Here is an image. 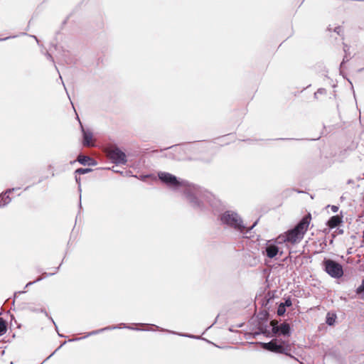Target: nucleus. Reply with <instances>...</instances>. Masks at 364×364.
Returning <instances> with one entry per match:
<instances>
[{
	"mask_svg": "<svg viewBox=\"0 0 364 364\" xmlns=\"http://www.w3.org/2000/svg\"><path fill=\"white\" fill-rule=\"evenodd\" d=\"M183 198L195 211L205 213L211 208L218 212L221 208V201L206 189L188 183L182 190Z\"/></svg>",
	"mask_w": 364,
	"mask_h": 364,
	"instance_id": "1",
	"label": "nucleus"
},
{
	"mask_svg": "<svg viewBox=\"0 0 364 364\" xmlns=\"http://www.w3.org/2000/svg\"><path fill=\"white\" fill-rule=\"evenodd\" d=\"M218 219L223 225L232 228L242 234L250 232L256 226L258 222V220H256L251 227L247 228L240 215L232 210H225L219 215Z\"/></svg>",
	"mask_w": 364,
	"mask_h": 364,
	"instance_id": "2",
	"label": "nucleus"
},
{
	"mask_svg": "<svg viewBox=\"0 0 364 364\" xmlns=\"http://www.w3.org/2000/svg\"><path fill=\"white\" fill-rule=\"evenodd\" d=\"M261 347L268 351L284 354L298 361V359L290 353L291 345L288 338H274L267 343L259 342Z\"/></svg>",
	"mask_w": 364,
	"mask_h": 364,
	"instance_id": "3",
	"label": "nucleus"
},
{
	"mask_svg": "<svg viewBox=\"0 0 364 364\" xmlns=\"http://www.w3.org/2000/svg\"><path fill=\"white\" fill-rule=\"evenodd\" d=\"M269 326L272 327V337L289 338L293 331L290 324L286 321L280 323L272 320Z\"/></svg>",
	"mask_w": 364,
	"mask_h": 364,
	"instance_id": "4",
	"label": "nucleus"
},
{
	"mask_svg": "<svg viewBox=\"0 0 364 364\" xmlns=\"http://www.w3.org/2000/svg\"><path fill=\"white\" fill-rule=\"evenodd\" d=\"M322 267L323 269L332 278L340 279L343 276V266L332 259L324 258Z\"/></svg>",
	"mask_w": 364,
	"mask_h": 364,
	"instance_id": "5",
	"label": "nucleus"
},
{
	"mask_svg": "<svg viewBox=\"0 0 364 364\" xmlns=\"http://www.w3.org/2000/svg\"><path fill=\"white\" fill-rule=\"evenodd\" d=\"M158 177L161 183L173 189H177L180 187L183 188L188 183L186 181L180 180V178H177L176 176L168 172L160 171L158 173Z\"/></svg>",
	"mask_w": 364,
	"mask_h": 364,
	"instance_id": "6",
	"label": "nucleus"
},
{
	"mask_svg": "<svg viewBox=\"0 0 364 364\" xmlns=\"http://www.w3.org/2000/svg\"><path fill=\"white\" fill-rule=\"evenodd\" d=\"M77 119L80 120L78 116L77 117ZM80 125V130L82 133V140L81 143L83 146H90L91 145V141L93 137V133L91 129L89 128H85L82 125L80 121H79Z\"/></svg>",
	"mask_w": 364,
	"mask_h": 364,
	"instance_id": "7",
	"label": "nucleus"
},
{
	"mask_svg": "<svg viewBox=\"0 0 364 364\" xmlns=\"http://www.w3.org/2000/svg\"><path fill=\"white\" fill-rule=\"evenodd\" d=\"M311 220V213H308L298 222V223L294 226V229H295L296 232H300L304 235L308 230Z\"/></svg>",
	"mask_w": 364,
	"mask_h": 364,
	"instance_id": "8",
	"label": "nucleus"
},
{
	"mask_svg": "<svg viewBox=\"0 0 364 364\" xmlns=\"http://www.w3.org/2000/svg\"><path fill=\"white\" fill-rule=\"evenodd\" d=\"M304 235L300 232H296L295 229L292 228L286 232L285 241L291 243H295L303 239Z\"/></svg>",
	"mask_w": 364,
	"mask_h": 364,
	"instance_id": "9",
	"label": "nucleus"
},
{
	"mask_svg": "<svg viewBox=\"0 0 364 364\" xmlns=\"http://www.w3.org/2000/svg\"><path fill=\"white\" fill-rule=\"evenodd\" d=\"M279 248L277 245L275 243L271 242L269 241L267 243L266 247H264V250L263 251V253H264L267 257H268L270 259H272L275 257L277 254L279 253Z\"/></svg>",
	"mask_w": 364,
	"mask_h": 364,
	"instance_id": "10",
	"label": "nucleus"
},
{
	"mask_svg": "<svg viewBox=\"0 0 364 364\" xmlns=\"http://www.w3.org/2000/svg\"><path fill=\"white\" fill-rule=\"evenodd\" d=\"M127 162L126 154L115 144V167L125 165Z\"/></svg>",
	"mask_w": 364,
	"mask_h": 364,
	"instance_id": "11",
	"label": "nucleus"
},
{
	"mask_svg": "<svg viewBox=\"0 0 364 364\" xmlns=\"http://www.w3.org/2000/svg\"><path fill=\"white\" fill-rule=\"evenodd\" d=\"M262 334L267 338H272V327L268 329V326L264 323H259L258 331L254 333V336Z\"/></svg>",
	"mask_w": 364,
	"mask_h": 364,
	"instance_id": "12",
	"label": "nucleus"
},
{
	"mask_svg": "<svg viewBox=\"0 0 364 364\" xmlns=\"http://www.w3.org/2000/svg\"><path fill=\"white\" fill-rule=\"evenodd\" d=\"M77 161L82 166H95L97 164L95 159L88 156H79Z\"/></svg>",
	"mask_w": 364,
	"mask_h": 364,
	"instance_id": "13",
	"label": "nucleus"
},
{
	"mask_svg": "<svg viewBox=\"0 0 364 364\" xmlns=\"http://www.w3.org/2000/svg\"><path fill=\"white\" fill-rule=\"evenodd\" d=\"M342 216L336 215L331 216L326 222V225L331 228H335L337 227L340 223H343L342 220Z\"/></svg>",
	"mask_w": 364,
	"mask_h": 364,
	"instance_id": "14",
	"label": "nucleus"
},
{
	"mask_svg": "<svg viewBox=\"0 0 364 364\" xmlns=\"http://www.w3.org/2000/svg\"><path fill=\"white\" fill-rule=\"evenodd\" d=\"M114 329V326H107V327H105V328H100V329H97V330H94V331H92L90 332H88L85 336H83V338H88L91 336H95V335H97L99 333H103L106 331H109V330H112Z\"/></svg>",
	"mask_w": 364,
	"mask_h": 364,
	"instance_id": "15",
	"label": "nucleus"
},
{
	"mask_svg": "<svg viewBox=\"0 0 364 364\" xmlns=\"http://www.w3.org/2000/svg\"><path fill=\"white\" fill-rule=\"evenodd\" d=\"M336 318L337 316L336 313L328 312L326 316V323L330 326H333L336 323Z\"/></svg>",
	"mask_w": 364,
	"mask_h": 364,
	"instance_id": "16",
	"label": "nucleus"
},
{
	"mask_svg": "<svg viewBox=\"0 0 364 364\" xmlns=\"http://www.w3.org/2000/svg\"><path fill=\"white\" fill-rule=\"evenodd\" d=\"M349 50H350V46L348 45H347L346 43H343V51L345 53V55L343 58V60L340 65V69H341V68L343 67V65L347 63L348 61H349L350 60V58H348V54H349Z\"/></svg>",
	"mask_w": 364,
	"mask_h": 364,
	"instance_id": "17",
	"label": "nucleus"
},
{
	"mask_svg": "<svg viewBox=\"0 0 364 364\" xmlns=\"http://www.w3.org/2000/svg\"><path fill=\"white\" fill-rule=\"evenodd\" d=\"M269 312L267 310H263L259 312L257 318L261 322H265L268 320Z\"/></svg>",
	"mask_w": 364,
	"mask_h": 364,
	"instance_id": "18",
	"label": "nucleus"
},
{
	"mask_svg": "<svg viewBox=\"0 0 364 364\" xmlns=\"http://www.w3.org/2000/svg\"><path fill=\"white\" fill-rule=\"evenodd\" d=\"M7 331L6 321L3 318L0 317V336L5 334Z\"/></svg>",
	"mask_w": 364,
	"mask_h": 364,
	"instance_id": "19",
	"label": "nucleus"
},
{
	"mask_svg": "<svg viewBox=\"0 0 364 364\" xmlns=\"http://www.w3.org/2000/svg\"><path fill=\"white\" fill-rule=\"evenodd\" d=\"M161 331H165V329H161ZM166 331L171 333L173 334H177V335L183 336V337H187V338H196V339H200V338H201V336H193V335L188 334V333H176V332L171 331H168V330H166Z\"/></svg>",
	"mask_w": 364,
	"mask_h": 364,
	"instance_id": "20",
	"label": "nucleus"
},
{
	"mask_svg": "<svg viewBox=\"0 0 364 364\" xmlns=\"http://www.w3.org/2000/svg\"><path fill=\"white\" fill-rule=\"evenodd\" d=\"M92 171L91 168H79L75 171V174L76 175H84Z\"/></svg>",
	"mask_w": 364,
	"mask_h": 364,
	"instance_id": "21",
	"label": "nucleus"
},
{
	"mask_svg": "<svg viewBox=\"0 0 364 364\" xmlns=\"http://www.w3.org/2000/svg\"><path fill=\"white\" fill-rule=\"evenodd\" d=\"M356 294L360 296V298L364 299V279L362 280L361 284L357 288Z\"/></svg>",
	"mask_w": 364,
	"mask_h": 364,
	"instance_id": "22",
	"label": "nucleus"
},
{
	"mask_svg": "<svg viewBox=\"0 0 364 364\" xmlns=\"http://www.w3.org/2000/svg\"><path fill=\"white\" fill-rule=\"evenodd\" d=\"M11 201V198L9 196L4 195V196H1V193H0V205L4 203H6L5 204V206H6L9 203H10Z\"/></svg>",
	"mask_w": 364,
	"mask_h": 364,
	"instance_id": "23",
	"label": "nucleus"
},
{
	"mask_svg": "<svg viewBox=\"0 0 364 364\" xmlns=\"http://www.w3.org/2000/svg\"><path fill=\"white\" fill-rule=\"evenodd\" d=\"M286 312V307L283 306V304H279L277 309V315L282 316L284 315Z\"/></svg>",
	"mask_w": 364,
	"mask_h": 364,
	"instance_id": "24",
	"label": "nucleus"
},
{
	"mask_svg": "<svg viewBox=\"0 0 364 364\" xmlns=\"http://www.w3.org/2000/svg\"><path fill=\"white\" fill-rule=\"evenodd\" d=\"M14 189H20V188L17 187V188H8L6 191L1 192V196H4V195L9 196L11 193L14 192Z\"/></svg>",
	"mask_w": 364,
	"mask_h": 364,
	"instance_id": "25",
	"label": "nucleus"
},
{
	"mask_svg": "<svg viewBox=\"0 0 364 364\" xmlns=\"http://www.w3.org/2000/svg\"><path fill=\"white\" fill-rule=\"evenodd\" d=\"M280 304H283V306H285L286 308L289 307L292 305L291 299L289 296L284 299V302H282Z\"/></svg>",
	"mask_w": 364,
	"mask_h": 364,
	"instance_id": "26",
	"label": "nucleus"
},
{
	"mask_svg": "<svg viewBox=\"0 0 364 364\" xmlns=\"http://www.w3.org/2000/svg\"><path fill=\"white\" fill-rule=\"evenodd\" d=\"M272 299V297L271 296H265L262 299V306H264L266 307L267 306V304H269V301Z\"/></svg>",
	"mask_w": 364,
	"mask_h": 364,
	"instance_id": "27",
	"label": "nucleus"
},
{
	"mask_svg": "<svg viewBox=\"0 0 364 364\" xmlns=\"http://www.w3.org/2000/svg\"><path fill=\"white\" fill-rule=\"evenodd\" d=\"M24 293H26V291H18L14 292L11 305L14 306V304H15L16 299L17 297V294H24Z\"/></svg>",
	"mask_w": 364,
	"mask_h": 364,
	"instance_id": "28",
	"label": "nucleus"
},
{
	"mask_svg": "<svg viewBox=\"0 0 364 364\" xmlns=\"http://www.w3.org/2000/svg\"><path fill=\"white\" fill-rule=\"evenodd\" d=\"M60 266H61V264H60V265L58 267H55V270L54 272H50V273L44 272L43 274H45V277H51V276L55 274L58 272V271L59 270Z\"/></svg>",
	"mask_w": 364,
	"mask_h": 364,
	"instance_id": "29",
	"label": "nucleus"
},
{
	"mask_svg": "<svg viewBox=\"0 0 364 364\" xmlns=\"http://www.w3.org/2000/svg\"><path fill=\"white\" fill-rule=\"evenodd\" d=\"M43 54L46 57V58L54 63V59L53 56L50 55V53L46 50V52H43Z\"/></svg>",
	"mask_w": 364,
	"mask_h": 364,
	"instance_id": "30",
	"label": "nucleus"
},
{
	"mask_svg": "<svg viewBox=\"0 0 364 364\" xmlns=\"http://www.w3.org/2000/svg\"><path fill=\"white\" fill-rule=\"evenodd\" d=\"M43 278H44V277H38V278H37L36 280H34L33 282H28V283L26 284L25 288H27V287H28L31 286L32 284H35V283H36V282H40V281L43 280Z\"/></svg>",
	"mask_w": 364,
	"mask_h": 364,
	"instance_id": "31",
	"label": "nucleus"
},
{
	"mask_svg": "<svg viewBox=\"0 0 364 364\" xmlns=\"http://www.w3.org/2000/svg\"><path fill=\"white\" fill-rule=\"evenodd\" d=\"M75 181L78 184V191H80V193H81L82 190H81V185H80V178L77 176L76 174H75Z\"/></svg>",
	"mask_w": 364,
	"mask_h": 364,
	"instance_id": "32",
	"label": "nucleus"
},
{
	"mask_svg": "<svg viewBox=\"0 0 364 364\" xmlns=\"http://www.w3.org/2000/svg\"><path fill=\"white\" fill-rule=\"evenodd\" d=\"M316 92H317V93L318 95H325V94H326V90L324 89V88H319V89L317 90Z\"/></svg>",
	"mask_w": 364,
	"mask_h": 364,
	"instance_id": "33",
	"label": "nucleus"
},
{
	"mask_svg": "<svg viewBox=\"0 0 364 364\" xmlns=\"http://www.w3.org/2000/svg\"><path fill=\"white\" fill-rule=\"evenodd\" d=\"M151 175H141L140 177H139V179L143 181H145L146 178L151 177Z\"/></svg>",
	"mask_w": 364,
	"mask_h": 364,
	"instance_id": "34",
	"label": "nucleus"
},
{
	"mask_svg": "<svg viewBox=\"0 0 364 364\" xmlns=\"http://www.w3.org/2000/svg\"><path fill=\"white\" fill-rule=\"evenodd\" d=\"M333 31H334V32L337 33L338 35H341L342 28L341 26H337L333 29Z\"/></svg>",
	"mask_w": 364,
	"mask_h": 364,
	"instance_id": "35",
	"label": "nucleus"
},
{
	"mask_svg": "<svg viewBox=\"0 0 364 364\" xmlns=\"http://www.w3.org/2000/svg\"><path fill=\"white\" fill-rule=\"evenodd\" d=\"M85 338H83V337H80V338H72V339H69L68 341V342H74V341H80V340H82V339H85Z\"/></svg>",
	"mask_w": 364,
	"mask_h": 364,
	"instance_id": "36",
	"label": "nucleus"
},
{
	"mask_svg": "<svg viewBox=\"0 0 364 364\" xmlns=\"http://www.w3.org/2000/svg\"><path fill=\"white\" fill-rule=\"evenodd\" d=\"M109 160L111 163H114V151H111L109 153Z\"/></svg>",
	"mask_w": 364,
	"mask_h": 364,
	"instance_id": "37",
	"label": "nucleus"
},
{
	"mask_svg": "<svg viewBox=\"0 0 364 364\" xmlns=\"http://www.w3.org/2000/svg\"><path fill=\"white\" fill-rule=\"evenodd\" d=\"M16 38V36H7V37H5V38H0V41H5L6 40H9L10 38Z\"/></svg>",
	"mask_w": 364,
	"mask_h": 364,
	"instance_id": "38",
	"label": "nucleus"
},
{
	"mask_svg": "<svg viewBox=\"0 0 364 364\" xmlns=\"http://www.w3.org/2000/svg\"><path fill=\"white\" fill-rule=\"evenodd\" d=\"M331 208L333 213H336L338 210V207L336 205H331Z\"/></svg>",
	"mask_w": 364,
	"mask_h": 364,
	"instance_id": "39",
	"label": "nucleus"
},
{
	"mask_svg": "<svg viewBox=\"0 0 364 364\" xmlns=\"http://www.w3.org/2000/svg\"><path fill=\"white\" fill-rule=\"evenodd\" d=\"M31 37L33 38L36 41V42H37V43H38V45L39 46H43V45H41V44L40 43V41L38 40V38L36 36H33V35H31Z\"/></svg>",
	"mask_w": 364,
	"mask_h": 364,
	"instance_id": "40",
	"label": "nucleus"
},
{
	"mask_svg": "<svg viewBox=\"0 0 364 364\" xmlns=\"http://www.w3.org/2000/svg\"><path fill=\"white\" fill-rule=\"evenodd\" d=\"M70 16V15L68 16L62 22V26H64L67 23Z\"/></svg>",
	"mask_w": 364,
	"mask_h": 364,
	"instance_id": "41",
	"label": "nucleus"
},
{
	"mask_svg": "<svg viewBox=\"0 0 364 364\" xmlns=\"http://www.w3.org/2000/svg\"><path fill=\"white\" fill-rule=\"evenodd\" d=\"M38 312L44 313L46 316H48V314L45 309H38Z\"/></svg>",
	"mask_w": 364,
	"mask_h": 364,
	"instance_id": "42",
	"label": "nucleus"
},
{
	"mask_svg": "<svg viewBox=\"0 0 364 364\" xmlns=\"http://www.w3.org/2000/svg\"><path fill=\"white\" fill-rule=\"evenodd\" d=\"M28 309L31 311L36 312V313H38V309L32 308V307H28Z\"/></svg>",
	"mask_w": 364,
	"mask_h": 364,
	"instance_id": "43",
	"label": "nucleus"
},
{
	"mask_svg": "<svg viewBox=\"0 0 364 364\" xmlns=\"http://www.w3.org/2000/svg\"><path fill=\"white\" fill-rule=\"evenodd\" d=\"M79 208H80V210L82 208V204H81V194L80 195Z\"/></svg>",
	"mask_w": 364,
	"mask_h": 364,
	"instance_id": "44",
	"label": "nucleus"
},
{
	"mask_svg": "<svg viewBox=\"0 0 364 364\" xmlns=\"http://www.w3.org/2000/svg\"><path fill=\"white\" fill-rule=\"evenodd\" d=\"M48 318L52 321V323H53L54 325H55V324H56V323H55V322L54 321V320L53 319V318H52L51 316H48Z\"/></svg>",
	"mask_w": 364,
	"mask_h": 364,
	"instance_id": "45",
	"label": "nucleus"
},
{
	"mask_svg": "<svg viewBox=\"0 0 364 364\" xmlns=\"http://www.w3.org/2000/svg\"><path fill=\"white\" fill-rule=\"evenodd\" d=\"M124 173H125V175H126V176H130V173H131L132 172H131L130 171H127H127H125V172H124Z\"/></svg>",
	"mask_w": 364,
	"mask_h": 364,
	"instance_id": "46",
	"label": "nucleus"
},
{
	"mask_svg": "<svg viewBox=\"0 0 364 364\" xmlns=\"http://www.w3.org/2000/svg\"><path fill=\"white\" fill-rule=\"evenodd\" d=\"M46 178L41 177V178L38 180V183H41V182H42L44 179H46Z\"/></svg>",
	"mask_w": 364,
	"mask_h": 364,
	"instance_id": "47",
	"label": "nucleus"
},
{
	"mask_svg": "<svg viewBox=\"0 0 364 364\" xmlns=\"http://www.w3.org/2000/svg\"><path fill=\"white\" fill-rule=\"evenodd\" d=\"M58 335L60 338H65L66 337L65 336H64L63 334L60 333L59 332H58Z\"/></svg>",
	"mask_w": 364,
	"mask_h": 364,
	"instance_id": "48",
	"label": "nucleus"
},
{
	"mask_svg": "<svg viewBox=\"0 0 364 364\" xmlns=\"http://www.w3.org/2000/svg\"><path fill=\"white\" fill-rule=\"evenodd\" d=\"M114 173H120V174H122V175L123 174V171H119V170H116V169H115V171H114Z\"/></svg>",
	"mask_w": 364,
	"mask_h": 364,
	"instance_id": "49",
	"label": "nucleus"
},
{
	"mask_svg": "<svg viewBox=\"0 0 364 364\" xmlns=\"http://www.w3.org/2000/svg\"><path fill=\"white\" fill-rule=\"evenodd\" d=\"M53 168H54V167H53V165H51V164L48 165V168L49 170H50V169H53Z\"/></svg>",
	"mask_w": 364,
	"mask_h": 364,
	"instance_id": "50",
	"label": "nucleus"
},
{
	"mask_svg": "<svg viewBox=\"0 0 364 364\" xmlns=\"http://www.w3.org/2000/svg\"><path fill=\"white\" fill-rule=\"evenodd\" d=\"M338 233L339 234H343V230L342 229H338Z\"/></svg>",
	"mask_w": 364,
	"mask_h": 364,
	"instance_id": "51",
	"label": "nucleus"
},
{
	"mask_svg": "<svg viewBox=\"0 0 364 364\" xmlns=\"http://www.w3.org/2000/svg\"><path fill=\"white\" fill-rule=\"evenodd\" d=\"M54 326H55V331H57V333L59 332L58 331V327L57 324H55Z\"/></svg>",
	"mask_w": 364,
	"mask_h": 364,
	"instance_id": "52",
	"label": "nucleus"
},
{
	"mask_svg": "<svg viewBox=\"0 0 364 364\" xmlns=\"http://www.w3.org/2000/svg\"><path fill=\"white\" fill-rule=\"evenodd\" d=\"M318 94L317 93V92H316L314 93V97H315V98H317V97H318Z\"/></svg>",
	"mask_w": 364,
	"mask_h": 364,
	"instance_id": "53",
	"label": "nucleus"
},
{
	"mask_svg": "<svg viewBox=\"0 0 364 364\" xmlns=\"http://www.w3.org/2000/svg\"><path fill=\"white\" fill-rule=\"evenodd\" d=\"M6 203H4L1 204V205H0V208L5 207V204H6Z\"/></svg>",
	"mask_w": 364,
	"mask_h": 364,
	"instance_id": "54",
	"label": "nucleus"
},
{
	"mask_svg": "<svg viewBox=\"0 0 364 364\" xmlns=\"http://www.w3.org/2000/svg\"><path fill=\"white\" fill-rule=\"evenodd\" d=\"M281 140H292L293 139H284V138H282L280 139Z\"/></svg>",
	"mask_w": 364,
	"mask_h": 364,
	"instance_id": "55",
	"label": "nucleus"
},
{
	"mask_svg": "<svg viewBox=\"0 0 364 364\" xmlns=\"http://www.w3.org/2000/svg\"><path fill=\"white\" fill-rule=\"evenodd\" d=\"M30 188V186H27L25 188L24 191H27L28 188Z\"/></svg>",
	"mask_w": 364,
	"mask_h": 364,
	"instance_id": "56",
	"label": "nucleus"
},
{
	"mask_svg": "<svg viewBox=\"0 0 364 364\" xmlns=\"http://www.w3.org/2000/svg\"><path fill=\"white\" fill-rule=\"evenodd\" d=\"M109 169H111L112 171H114V166H112V168H109Z\"/></svg>",
	"mask_w": 364,
	"mask_h": 364,
	"instance_id": "57",
	"label": "nucleus"
},
{
	"mask_svg": "<svg viewBox=\"0 0 364 364\" xmlns=\"http://www.w3.org/2000/svg\"><path fill=\"white\" fill-rule=\"evenodd\" d=\"M64 259H65V257H63V260H62V262H61V263H60L61 264H63V261H64Z\"/></svg>",
	"mask_w": 364,
	"mask_h": 364,
	"instance_id": "58",
	"label": "nucleus"
},
{
	"mask_svg": "<svg viewBox=\"0 0 364 364\" xmlns=\"http://www.w3.org/2000/svg\"><path fill=\"white\" fill-rule=\"evenodd\" d=\"M51 176H55L54 172H53V173H52Z\"/></svg>",
	"mask_w": 364,
	"mask_h": 364,
	"instance_id": "59",
	"label": "nucleus"
},
{
	"mask_svg": "<svg viewBox=\"0 0 364 364\" xmlns=\"http://www.w3.org/2000/svg\"><path fill=\"white\" fill-rule=\"evenodd\" d=\"M75 163V161H71L70 164H74Z\"/></svg>",
	"mask_w": 364,
	"mask_h": 364,
	"instance_id": "60",
	"label": "nucleus"
},
{
	"mask_svg": "<svg viewBox=\"0 0 364 364\" xmlns=\"http://www.w3.org/2000/svg\"><path fill=\"white\" fill-rule=\"evenodd\" d=\"M119 328V327H118V326H117L115 325L114 328L116 329V328Z\"/></svg>",
	"mask_w": 364,
	"mask_h": 364,
	"instance_id": "61",
	"label": "nucleus"
},
{
	"mask_svg": "<svg viewBox=\"0 0 364 364\" xmlns=\"http://www.w3.org/2000/svg\"><path fill=\"white\" fill-rule=\"evenodd\" d=\"M169 148H170V147H166V148H165V150H167V149H168Z\"/></svg>",
	"mask_w": 364,
	"mask_h": 364,
	"instance_id": "62",
	"label": "nucleus"
},
{
	"mask_svg": "<svg viewBox=\"0 0 364 364\" xmlns=\"http://www.w3.org/2000/svg\"><path fill=\"white\" fill-rule=\"evenodd\" d=\"M169 148H170V147H166V148H165V150H167V149H168Z\"/></svg>",
	"mask_w": 364,
	"mask_h": 364,
	"instance_id": "63",
	"label": "nucleus"
},
{
	"mask_svg": "<svg viewBox=\"0 0 364 364\" xmlns=\"http://www.w3.org/2000/svg\"><path fill=\"white\" fill-rule=\"evenodd\" d=\"M10 364H14V362H13V361H11Z\"/></svg>",
	"mask_w": 364,
	"mask_h": 364,
	"instance_id": "64",
	"label": "nucleus"
}]
</instances>
